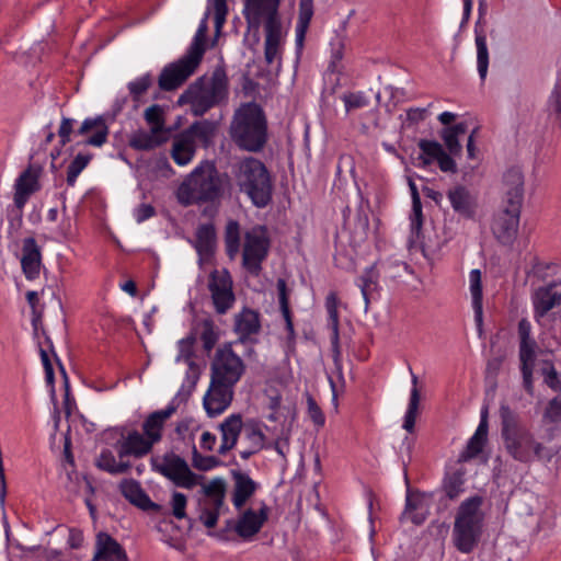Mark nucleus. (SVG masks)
I'll return each mask as SVG.
<instances>
[{"label":"nucleus","mask_w":561,"mask_h":561,"mask_svg":"<svg viewBox=\"0 0 561 561\" xmlns=\"http://www.w3.org/2000/svg\"><path fill=\"white\" fill-rule=\"evenodd\" d=\"M501 437L506 453L516 461L529 465L534 461L549 463L560 448L547 446L535 433L519 422L518 415L507 405L500 407Z\"/></svg>","instance_id":"obj_1"},{"label":"nucleus","mask_w":561,"mask_h":561,"mask_svg":"<svg viewBox=\"0 0 561 561\" xmlns=\"http://www.w3.org/2000/svg\"><path fill=\"white\" fill-rule=\"evenodd\" d=\"M228 183V174L219 172L214 162L206 160L180 184L176 199L184 207L215 202L221 197Z\"/></svg>","instance_id":"obj_2"},{"label":"nucleus","mask_w":561,"mask_h":561,"mask_svg":"<svg viewBox=\"0 0 561 561\" xmlns=\"http://www.w3.org/2000/svg\"><path fill=\"white\" fill-rule=\"evenodd\" d=\"M207 30V16H205L201 21L185 54L162 69L158 80L161 90L172 91L178 89L196 71L206 51Z\"/></svg>","instance_id":"obj_3"},{"label":"nucleus","mask_w":561,"mask_h":561,"mask_svg":"<svg viewBox=\"0 0 561 561\" xmlns=\"http://www.w3.org/2000/svg\"><path fill=\"white\" fill-rule=\"evenodd\" d=\"M228 95V77L216 68L210 78H198L179 96L178 104L188 105L195 116H202L220 104Z\"/></svg>","instance_id":"obj_4"},{"label":"nucleus","mask_w":561,"mask_h":561,"mask_svg":"<svg viewBox=\"0 0 561 561\" xmlns=\"http://www.w3.org/2000/svg\"><path fill=\"white\" fill-rule=\"evenodd\" d=\"M482 503L483 499L474 495L465 500L457 510L451 538L455 548L461 553H471L481 539L484 522L480 510Z\"/></svg>","instance_id":"obj_5"},{"label":"nucleus","mask_w":561,"mask_h":561,"mask_svg":"<svg viewBox=\"0 0 561 561\" xmlns=\"http://www.w3.org/2000/svg\"><path fill=\"white\" fill-rule=\"evenodd\" d=\"M240 192L248 195L254 206L266 207L272 201L273 183L263 162L254 158L244 159L236 174Z\"/></svg>","instance_id":"obj_6"},{"label":"nucleus","mask_w":561,"mask_h":561,"mask_svg":"<svg viewBox=\"0 0 561 561\" xmlns=\"http://www.w3.org/2000/svg\"><path fill=\"white\" fill-rule=\"evenodd\" d=\"M270 238L265 226H254L244 233L242 266L252 276L257 277L262 272V263L270 250Z\"/></svg>","instance_id":"obj_7"},{"label":"nucleus","mask_w":561,"mask_h":561,"mask_svg":"<svg viewBox=\"0 0 561 561\" xmlns=\"http://www.w3.org/2000/svg\"><path fill=\"white\" fill-rule=\"evenodd\" d=\"M231 130L237 140H266V119L256 104L243 105L234 115Z\"/></svg>","instance_id":"obj_8"},{"label":"nucleus","mask_w":561,"mask_h":561,"mask_svg":"<svg viewBox=\"0 0 561 561\" xmlns=\"http://www.w3.org/2000/svg\"><path fill=\"white\" fill-rule=\"evenodd\" d=\"M152 467L154 471L172 481L179 488L193 489L203 479V476H198L190 469L184 458L174 453L165 454L162 462H157L152 459Z\"/></svg>","instance_id":"obj_9"},{"label":"nucleus","mask_w":561,"mask_h":561,"mask_svg":"<svg viewBox=\"0 0 561 561\" xmlns=\"http://www.w3.org/2000/svg\"><path fill=\"white\" fill-rule=\"evenodd\" d=\"M245 365L230 346L218 348L210 366V378L236 386L244 374Z\"/></svg>","instance_id":"obj_10"},{"label":"nucleus","mask_w":561,"mask_h":561,"mask_svg":"<svg viewBox=\"0 0 561 561\" xmlns=\"http://www.w3.org/2000/svg\"><path fill=\"white\" fill-rule=\"evenodd\" d=\"M113 432L117 435L113 448L119 459L127 457L140 459L150 454L153 448L142 433L127 425L117 426Z\"/></svg>","instance_id":"obj_11"},{"label":"nucleus","mask_w":561,"mask_h":561,"mask_svg":"<svg viewBox=\"0 0 561 561\" xmlns=\"http://www.w3.org/2000/svg\"><path fill=\"white\" fill-rule=\"evenodd\" d=\"M522 206L504 204L493 217L491 230L502 244L511 247L517 238Z\"/></svg>","instance_id":"obj_12"},{"label":"nucleus","mask_w":561,"mask_h":561,"mask_svg":"<svg viewBox=\"0 0 561 561\" xmlns=\"http://www.w3.org/2000/svg\"><path fill=\"white\" fill-rule=\"evenodd\" d=\"M208 290L218 314H225L232 308L236 297L232 290V278L227 270H214L210 273Z\"/></svg>","instance_id":"obj_13"},{"label":"nucleus","mask_w":561,"mask_h":561,"mask_svg":"<svg viewBox=\"0 0 561 561\" xmlns=\"http://www.w3.org/2000/svg\"><path fill=\"white\" fill-rule=\"evenodd\" d=\"M43 172V164L35 161L34 156L30 157L28 167L19 175L14 183V205L22 209L30 197L41 190L39 176Z\"/></svg>","instance_id":"obj_14"},{"label":"nucleus","mask_w":561,"mask_h":561,"mask_svg":"<svg viewBox=\"0 0 561 561\" xmlns=\"http://www.w3.org/2000/svg\"><path fill=\"white\" fill-rule=\"evenodd\" d=\"M280 0H244V16L252 25H259L264 21V25L282 24L279 19Z\"/></svg>","instance_id":"obj_15"},{"label":"nucleus","mask_w":561,"mask_h":561,"mask_svg":"<svg viewBox=\"0 0 561 561\" xmlns=\"http://www.w3.org/2000/svg\"><path fill=\"white\" fill-rule=\"evenodd\" d=\"M233 396L234 386L219 382L210 378L209 388L203 399V404L208 416L215 417L224 413L231 404Z\"/></svg>","instance_id":"obj_16"},{"label":"nucleus","mask_w":561,"mask_h":561,"mask_svg":"<svg viewBox=\"0 0 561 561\" xmlns=\"http://www.w3.org/2000/svg\"><path fill=\"white\" fill-rule=\"evenodd\" d=\"M421 152L413 158V163L417 168H426L433 162H437L443 172L455 173L457 165L454 159L447 153L440 142H419Z\"/></svg>","instance_id":"obj_17"},{"label":"nucleus","mask_w":561,"mask_h":561,"mask_svg":"<svg viewBox=\"0 0 561 561\" xmlns=\"http://www.w3.org/2000/svg\"><path fill=\"white\" fill-rule=\"evenodd\" d=\"M180 407L179 396H175L163 410L150 413L142 423V434L148 442L154 446L162 439V432L165 422L176 412Z\"/></svg>","instance_id":"obj_18"},{"label":"nucleus","mask_w":561,"mask_h":561,"mask_svg":"<svg viewBox=\"0 0 561 561\" xmlns=\"http://www.w3.org/2000/svg\"><path fill=\"white\" fill-rule=\"evenodd\" d=\"M431 506V496L420 491H409L405 497V507L400 516V520H410L414 525H422L428 514Z\"/></svg>","instance_id":"obj_19"},{"label":"nucleus","mask_w":561,"mask_h":561,"mask_svg":"<svg viewBox=\"0 0 561 561\" xmlns=\"http://www.w3.org/2000/svg\"><path fill=\"white\" fill-rule=\"evenodd\" d=\"M92 561H128L123 546L105 531L95 537V551Z\"/></svg>","instance_id":"obj_20"},{"label":"nucleus","mask_w":561,"mask_h":561,"mask_svg":"<svg viewBox=\"0 0 561 561\" xmlns=\"http://www.w3.org/2000/svg\"><path fill=\"white\" fill-rule=\"evenodd\" d=\"M504 204L522 206L524 201V174L518 167L508 168L503 174Z\"/></svg>","instance_id":"obj_21"},{"label":"nucleus","mask_w":561,"mask_h":561,"mask_svg":"<svg viewBox=\"0 0 561 561\" xmlns=\"http://www.w3.org/2000/svg\"><path fill=\"white\" fill-rule=\"evenodd\" d=\"M119 491L122 495L133 505L142 511L159 512L161 505L152 502L148 494L144 491L140 483L134 479H124L121 481Z\"/></svg>","instance_id":"obj_22"},{"label":"nucleus","mask_w":561,"mask_h":561,"mask_svg":"<svg viewBox=\"0 0 561 561\" xmlns=\"http://www.w3.org/2000/svg\"><path fill=\"white\" fill-rule=\"evenodd\" d=\"M268 518V507L263 504L259 513L247 510L234 525V531L243 539L256 535Z\"/></svg>","instance_id":"obj_23"},{"label":"nucleus","mask_w":561,"mask_h":561,"mask_svg":"<svg viewBox=\"0 0 561 561\" xmlns=\"http://www.w3.org/2000/svg\"><path fill=\"white\" fill-rule=\"evenodd\" d=\"M21 266L26 279L33 280L39 276L42 253L33 237L23 240Z\"/></svg>","instance_id":"obj_24"},{"label":"nucleus","mask_w":561,"mask_h":561,"mask_svg":"<svg viewBox=\"0 0 561 561\" xmlns=\"http://www.w3.org/2000/svg\"><path fill=\"white\" fill-rule=\"evenodd\" d=\"M447 197L455 213L466 219H472L477 211V198L463 185H456L447 192Z\"/></svg>","instance_id":"obj_25"},{"label":"nucleus","mask_w":561,"mask_h":561,"mask_svg":"<svg viewBox=\"0 0 561 561\" xmlns=\"http://www.w3.org/2000/svg\"><path fill=\"white\" fill-rule=\"evenodd\" d=\"M264 58L268 66L274 67L278 71L280 68L282 59V24L264 25Z\"/></svg>","instance_id":"obj_26"},{"label":"nucleus","mask_w":561,"mask_h":561,"mask_svg":"<svg viewBox=\"0 0 561 561\" xmlns=\"http://www.w3.org/2000/svg\"><path fill=\"white\" fill-rule=\"evenodd\" d=\"M339 298L335 293H330L325 298V308L329 316V328L332 331L331 334V346H332V358L335 367L341 369V347H340V333H339V311H337Z\"/></svg>","instance_id":"obj_27"},{"label":"nucleus","mask_w":561,"mask_h":561,"mask_svg":"<svg viewBox=\"0 0 561 561\" xmlns=\"http://www.w3.org/2000/svg\"><path fill=\"white\" fill-rule=\"evenodd\" d=\"M114 115H99L85 118L79 127L77 135L87 140H106Z\"/></svg>","instance_id":"obj_28"},{"label":"nucleus","mask_w":561,"mask_h":561,"mask_svg":"<svg viewBox=\"0 0 561 561\" xmlns=\"http://www.w3.org/2000/svg\"><path fill=\"white\" fill-rule=\"evenodd\" d=\"M231 477L234 482L232 504L240 510L255 493L259 484L248 473L240 470H231Z\"/></svg>","instance_id":"obj_29"},{"label":"nucleus","mask_w":561,"mask_h":561,"mask_svg":"<svg viewBox=\"0 0 561 561\" xmlns=\"http://www.w3.org/2000/svg\"><path fill=\"white\" fill-rule=\"evenodd\" d=\"M261 330L260 313L250 308H243L234 317V331L239 340L244 343L252 334H257Z\"/></svg>","instance_id":"obj_30"},{"label":"nucleus","mask_w":561,"mask_h":561,"mask_svg":"<svg viewBox=\"0 0 561 561\" xmlns=\"http://www.w3.org/2000/svg\"><path fill=\"white\" fill-rule=\"evenodd\" d=\"M536 342H519V360L523 376V386L528 394H534L533 369L535 364Z\"/></svg>","instance_id":"obj_31"},{"label":"nucleus","mask_w":561,"mask_h":561,"mask_svg":"<svg viewBox=\"0 0 561 561\" xmlns=\"http://www.w3.org/2000/svg\"><path fill=\"white\" fill-rule=\"evenodd\" d=\"M276 288L278 294V302L282 316L285 320V328L287 331V344L289 347H294L296 342V332L294 329L293 314L289 307V289L284 278H278L276 282Z\"/></svg>","instance_id":"obj_32"},{"label":"nucleus","mask_w":561,"mask_h":561,"mask_svg":"<svg viewBox=\"0 0 561 561\" xmlns=\"http://www.w3.org/2000/svg\"><path fill=\"white\" fill-rule=\"evenodd\" d=\"M379 272L376 264L366 267L362 275L356 279V285L360 289L365 302V311L368 310L371 299L378 294Z\"/></svg>","instance_id":"obj_33"},{"label":"nucleus","mask_w":561,"mask_h":561,"mask_svg":"<svg viewBox=\"0 0 561 561\" xmlns=\"http://www.w3.org/2000/svg\"><path fill=\"white\" fill-rule=\"evenodd\" d=\"M553 284L536 289L533 295L534 312L536 317H545L554 306H559L558 293L553 291Z\"/></svg>","instance_id":"obj_34"},{"label":"nucleus","mask_w":561,"mask_h":561,"mask_svg":"<svg viewBox=\"0 0 561 561\" xmlns=\"http://www.w3.org/2000/svg\"><path fill=\"white\" fill-rule=\"evenodd\" d=\"M470 293L472 298V308L474 311V321L479 332L482 331L483 324V295H482V280L481 271L474 268L469 274Z\"/></svg>","instance_id":"obj_35"},{"label":"nucleus","mask_w":561,"mask_h":561,"mask_svg":"<svg viewBox=\"0 0 561 561\" xmlns=\"http://www.w3.org/2000/svg\"><path fill=\"white\" fill-rule=\"evenodd\" d=\"M194 248L201 256H209L216 247V229L211 222L202 224L195 233Z\"/></svg>","instance_id":"obj_36"},{"label":"nucleus","mask_w":561,"mask_h":561,"mask_svg":"<svg viewBox=\"0 0 561 561\" xmlns=\"http://www.w3.org/2000/svg\"><path fill=\"white\" fill-rule=\"evenodd\" d=\"M95 466L110 474H124L127 473L131 463L125 459H116L113 451L110 449H103L99 457L95 459Z\"/></svg>","instance_id":"obj_37"},{"label":"nucleus","mask_w":561,"mask_h":561,"mask_svg":"<svg viewBox=\"0 0 561 561\" xmlns=\"http://www.w3.org/2000/svg\"><path fill=\"white\" fill-rule=\"evenodd\" d=\"M478 126L472 117L467 116L461 121L456 122L454 125L444 128L442 133L443 140H458V138L463 137L467 133V140H474L478 137Z\"/></svg>","instance_id":"obj_38"},{"label":"nucleus","mask_w":561,"mask_h":561,"mask_svg":"<svg viewBox=\"0 0 561 561\" xmlns=\"http://www.w3.org/2000/svg\"><path fill=\"white\" fill-rule=\"evenodd\" d=\"M410 371H412L411 368H410ZM411 376H412L411 381H412L413 387L411 389L410 401H409L408 410L405 412L404 422H403V428L407 430L408 432H412L414 428L415 420H416L417 411H419L420 399H421L420 390L417 389V381H419L417 376L414 375L413 373H411Z\"/></svg>","instance_id":"obj_39"},{"label":"nucleus","mask_w":561,"mask_h":561,"mask_svg":"<svg viewBox=\"0 0 561 561\" xmlns=\"http://www.w3.org/2000/svg\"><path fill=\"white\" fill-rule=\"evenodd\" d=\"M216 129L217 123L203 119L191 125L182 140H210L215 137Z\"/></svg>","instance_id":"obj_40"},{"label":"nucleus","mask_w":561,"mask_h":561,"mask_svg":"<svg viewBox=\"0 0 561 561\" xmlns=\"http://www.w3.org/2000/svg\"><path fill=\"white\" fill-rule=\"evenodd\" d=\"M244 423L242 422L241 414L229 415L220 425L222 440L237 445L240 433L243 430Z\"/></svg>","instance_id":"obj_41"},{"label":"nucleus","mask_w":561,"mask_h":561,"mask_svg":"<svg viewBox=\"0 0 561 561\" xmlns=\"http://www.w3.org/2000/svg\"><path fill=\"white\" fill-rule=\"evenodd\" d=\"M476 47H477V68L480 79L483 81L489 68V50L486 45V35L482 31L476 30Z\"/></svg>","instance_id":"obj_42"},{"label":"nucleus","mask_w":561,"mask_h":561,"mask_svg":"<svg viewBox=\"0 0 561 561\" xmlns=\"http://www.w3.org/2000/svg\"><path fill=\"white\" fill-rule=\"evenodd\" d=\"M434 103H428L425 107H409L405 110V116L402 119V127L413 129L424 123L431 115Z\"/></svg>","instance_id":"obj_43"},{"label":"nucleus","mask_w":561,"mask_h":561,"mask_svg":"<svg viewBox=\"0 0 561 561\" xmlns=\"http://www.w3.org/2000/svg\"><path fill=\"white\" fill-rule=\"evenodd\" d=\"M465 470L458 469L447 474L443 481V489L449 500L457 499L463 491Z\"/></svg>","instance_id":"obj_44"},{"label":"nucleus","mask_w":561,"mask_h":561,"mask_svg":"<svg viewBox=\"0 0 561 561\" xmlns=\"http://www.w3.org/2000/svg\"><path fill=\"white\" fill-rule=\"evenodd\" d=\"M225 245L227 255L233 260L240 251V225L229 220L225 230Z\"/></svg>","instance_id":"obj_45"},{"label":"nucleus","mask_w":561,"mask_h":561,"mask_svg":"<svg viewBox=\"0 0 561 561\" xmlns=\"http://www.w3.org/2000/svg\"><path fill=\"white\" fill-rule=\"evenodd\" d=\"M244 438L249 442V446L254 449L262 450L265 447V435L262 432V424L255 420H249L243 425Z\"/></svg>","instance_id":"obj_46"},{"label":"nucleus","mask_w":561,"mask_h":561,"mask_svg":"<svg viewBox=\"0 0 561 561\" xmlns=\"http://www.w3.org/2000/svg\"><path fill=\"white\" fill-rule=\"evenodd\" d=\"M203 492L206 496L214 499V506L221 508L226 495V482L221 478H215L203 485Z\"/></svg>","instance_id":"obj_47"},{"label":"nucleus","mask_w":561,"mask_h":561,"mask_svg":"<svg viewBox=\"0 0 561 561\" xmlns=\"http://www.w3.org/2000/svg\"><path fill=\"white\" fill-rule=\"evenodd\" d=\"M195 142H173L171 156L179 165H186L195 154Z\"/></svg>","instance_id":"obj_48"},{"label":"nucleus","mask_w":561,"mask_h":561,"mask_svg":"<svg viewBox=\"0 0 561 561\" xmlns=\"http://www.w3.org/2000/svg\"><path fill=\"white\" fill-rule=\"evenodd\" d=\"M549 118L554 126L561 125V81L556 84L548 102Z\"/></svg>","instance_id":"obj_49"},{"label":"nucleus","mask_w":561,"mask_h":561,"mask_svg":"<svg viewBox=\"0 0 561 561\" xmlns=\"http://www.w3.org/2000/svg\"><path fill=\"white\" fill-rule=\"evenodd\" d=\"M91 160L89 153H78L75 159L70 162L67 169V184L73 186L77 178L83 171Z\"/></svg>","instance_id":"obj_50"},{"label":"nucleus","mask_w":561,"mask_h":561,"mask_svg":"<svg viewBox=\"0 0 561 561\" xmlns=\"http://www.w3.org/2000/svg\"><path fill=\"white\" fill-rule=\"evenodd\" d=\"M153 83V78L150 73H145L127 84L129 94L134 101L139 99L149 90Z\"/></svg>","instance_id":"obj_51"},{"label":"nucleus","mask_w":561,"mask_h":561,"mask_svg":"<svg viewBox=\"0 0 561 561\" xmlns=\"http://www.w3.org/2000/svg\"><path fill=\"white\" fill-rule=\"evenodd\" d=\"M144 117L152 133H159L164 126L163 108L159 104H153L145 110Z\"/></svg>","instance_id":"obj_52"},{"label":"nucleus","mask_w":561,"mask_h":561,"mask_svg":"<svg viewBox=\"0 0 561 561\" xmlns=\"http://www.w3.org/2000/svg\"><path fill=\"white\" fill-rule=\"evenodd\" d=\"M485 443L486 442L484 439L472 435L468 440L466 448L460 453L458 462H467L476 458L480 453H482Z\"/></svg>","instance_id":"obj_53"},{"label":"nucleus","mask_w":561,"mask_h":561,"mask_svg":"<svg viewBox=\"0 0 561 561\" xmlns=\"http://www.w3.org/2000/svg\"><path fill=\"white\" fill-rule=\"evenodd\" d=\"M543 365L541 374L543 376L545 383L553 391H561V378L554 365L549 360H546Z\"/></svg>","instance_id":"obj_54"},{"label":"nucleus","mask_w":561,"mask_h":561,"mask_svg":"<svg viewBox=\"0 0 561 561\" xmlns=\"http://www.w3.org/2000/svg\"><path fill=\"white\" fill-rule=\"evenodd\" d=\"M218 335L215 332L214 324L210 320L203 322V331L201 334V341L205 351L210 352L217 343Z\"/></svg>","instance_id":"obj_55"},{"label":"nucleus","mask_w":561,"mask_h":561,"mask_svg":"<svg viewBox=\"0 0 561 561\" xmlns=\"http://www.w3.org/2000/svg\"><path fill=\"white\" fill-rule=\"evenodd\" d=\"M345 48V36L336 33L331 41V67L336 68L337 62L343 59Z\"/></svg>","instance_id":"obj_56"},{"label":"nucleus","mask_w":561,"mask_h":561,"mask_svg":"<svg viewBox=\"0 0 561 561\" xmlns=\"http://www.w3.org/2000/svg\"><path fill=\"white\" fill-rule=\"evenodd\" d=\"M220 463L215 456H203L195 448L193 450V466L202 471H208Z\"/></svg>","instance_id":"obj_57"},{"label":"nucleus","mask_w":561,"mask_h":561,"mask_svg":"<svg viewBox=\"0 0 561 561\" xmlns=\"http://www.w3.org/2000/svg\"><path fill=\"white\" fill-rule=\"evenodd\" d=\"M186 505L187 497L185 494L181 492H174L172 494L171 506H172V515L176 519H183L186 517Z\"/></svg>","instance_id":"obj_58"},{"label":"nucleus","mask_w":561,"mask_h":561,"mask_svg":"<svg viewBox=\"0 0 561 561\" xmlns=\"http://www.w3.org/2000/svg\"><path fill=\"white\" fill-rule=\"evenodd\" d=\"M313 15L312 0H300L299 14L296 26L309 27L310 21Z\"/></svg>","instance_id":"obj_59"},{"label":"nucleus","mask_w":561,"mask_h":561,"mask_svg":"<svg viewBox=\"0 0 561 561\" xmlns=\"http://www.w3.org/2000/svg\"><path fill=\"white\" fill-rule=\"evenodd\" d=\"M214 8V20L217 32H220L221 27L226 22V15L228 12L226 0H213Z\"/></svg>","instance_id":"obj_60"},{"label":"nucleus","mask_w":561,"mask_h":561,"mask_svg":"<svg viewBox=\"0 0 561 561\" xmlns=\"http://www.w3.org/2000/svg\"><path fill=\"white\" fill-rule=\"evenodd\" d=\"M343 101L345 104L346 112H350L351 110L354 108L364 107L368 103L366 96L362 92L345 94L343 96Z\"/></svg>","instance_id":"obj_61"},{"label":"nucleus","mask_w":561,"mask_h":561,"mask_svg":"<svg viewBox=\"0 0 561 561\" xmlns=\"http://www.w3.org/2000/svg\"><path fill=\"white\" fill-rule=\"evenodd\" d=\"M307 405L308 414L312 422L318 426H322L325 422L324 414L322 413L320 407L311 396L307 397Z\"/></svg>","instance_id":"obj_62"},{"label":"nucleus","mask_w":561,"mask_h":561,"mask_svg":"<svg viewBox=\"0 0 561 561\" xmlns=\"http://www.w3.org/2000/svg\"><path fill=\"white\" fill-rule=\"evenodd\" d=\"M545 417L553 423L561 421V399L553 398L549 401L545 411Z\"/></svg>","instance_id":"obj_63"},{"label":"nucleus","mask_w":561,"mask_h":561,"mask_svg":"<svg viewBox=\"0 0 561 561\" xmlns=\"http://www.w3.org/2000/svg\"><path fill=\"white\" fill-rule=\"evenodd\" d=\"M219 510L220 508H217L216 506H214L213 510H204L199 516L201 522L207 528H214L218 522Z\"/></svg>","instance_id":"obj_64"}]
</instances>
